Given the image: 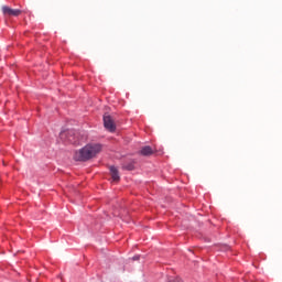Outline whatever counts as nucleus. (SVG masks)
I'll return each instance as SVG.
<instances>
[{
  "label": "nucleus",
  "mask_w": 282,
  "mask_h": 282,
  "mask_svg": "<svg viewBox=\"0 0 282 282\" xmlns=\"http://www.w3.org/2000/svg\"><path fill=\"white\" fill-rule=\"evenodd\" d=\"M102 151V145L99 143L87 144L78 152L75 153L74 160L77 162H87V160H91V158H96L98 153Z\"/></svg>",
  "instance_id": "obj_1"
},
{
  "label": "nucleus",
  "mask_w": 282,
  "mask_h": 282,
  "mask_svg": "<svg viewBox=\"0 0 282 282\" xmlns=\"http://www.w3.org/2000/svg\"><path fill=\"white\" fill-rule=\"evenodd\" d=\"M110 175L112 177V182H120V174L116 166H110Z\"/></svg>",
  "instance_id": "obj_4"
},
{
  "label": "nucleus",
  "mask_w": 282,
  "mask_h": 282,
  "mask_svg": "<svg viewBox=\"0 0 282 282\" xmlns=\"http://www.w3.org/2000/svg\"><path fill=\"white\" fill-rule=\"evenodd\" d=\"M2 12L4 14V17H20V14L23 13V11L21 9H12L10 7H2Z\"/></svg>",
  "instance_id": "obj_3"
},
{
  "label": "nucleus",
  "mask_w": 282,
  "mask_h": 282,
  "mask_svg": "<svg viewBox=\"0 0 282 282\" xmlns=\"http://www.w3.org/2000/svg\"><path fill=\"white\" fill-rule=\"evenodd\" d=\"M104 127L107 129V131H110V133L116 131V121L110 115H104Z\"/></svg>",
  "instance_id": "obj_2"
},
{
  "label": "nucleus",
  "mask_w": 282,
  "mask_h": 282,
  "mask_svg": "<svg viewBox=\"0 0 282 282\" xmlns=\"http://www.w3.org/2000/svg\"><path fill=\"white\" fill-rule=\"evenodd\" d=\"M132 260H133V261L140 260V256H134V257L132 258Z\"/></svg>",
  "instance_id": "obj_8"
},
{
  "label": "nucleus",
  "mask_w": 282,
  "mask_h": 282,
  "mask_svg": "<svg viewBox=\"0 0 282 282\" xmlns=\"http://www.w3.org/2000/svg\"><path fill=\"white\" fill-rule=\"evenodd\" d=\"M167 282H184L181 278H171Z\"/></svg>",
  "instance_id": "obj_7"
},
{
  "label": "nucleus",
  "mask_w": 282,
  "mask_h": 282,
  "mask_svg": "<svg viewBox=\"0 0 282 282\" xmlns=\"http://www.w3.org/2000/svg\"><path fill=\"white\" fill-rule=\"evenodd\" d=\"M141 155H153V149L149 145H145L140 151Z\"/></svg>",
  "instance_id": "obj_5"
},
{
  "label": "nucleus",
  "mask_w": 282,
  "mask_h": 282,
  "mask_svg": "<svg viewBox=\"0 0 282 282\" xmlns=\"http://www.w3.org/2000/svg\"><path fill=\"white\" fill-rule=\"evenodd\" d=\"M123 169H126V171H133V169H135V165L133 164V162H131L123 165Z\"/></svg>",
  "instance_id": "obj_6"
}]
</instances>
